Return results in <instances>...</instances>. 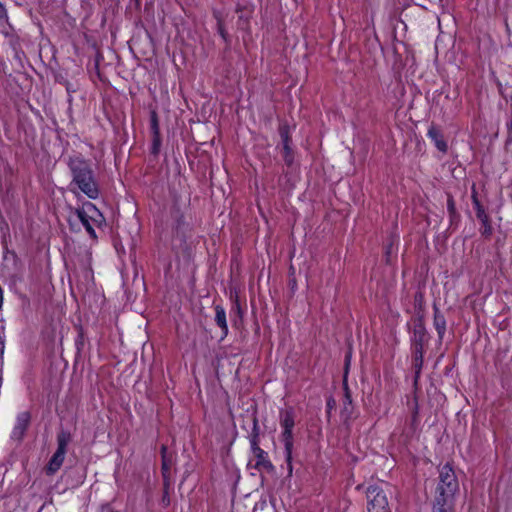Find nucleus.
<instances>
[{
  "label": "nucleus",
  "instance_id": "obj_10",
  "mask_svg": "<svg viewBox=\"0 0 512 512\" xmlns=\"http://www.w3.org/2000/svg\"><path fill=\"white\" fill-rule=\"evenodd\" d=\"M428 137L434 142L437 149L441 152H446L447 144L443 139L441 132L434 126L430 127L427 133Z\"/></svg>",
  "mask_w": 512,
  "mask_h": 512
},
{
  "label": "nucleus",
  "instance_id": "obj_20",
  "mask_svg": "<svg viewBox=\"0 0 512 512\" xmlns=\"http://www.w3.org/2000/svg\"><path fill=\"white\" fill-rule=\"evenodd\" d=\"M5 14H6L5 8L2 5V3L0 2V18L4 17Z\"/></svg>",
  "mask_w": 512,
  "mask_h": 512
},
{
  "label": "nucleus",
  "instance_id": "obj_6",
  "mask_svg": "<svg viewBox=\"0 0 512 512\" xmlns=\"http://www.w3.org/2000/svg\"><path fill=\"white\" fill-rule=\"evenodd\" d=\"M368 512H391L384 491L378 486H369L367 489Z\"/></svg>",
  "mask_w": 512,
  "mask_h": 512
},
{
  "label": "nucleus",
  "instance_id": "obj_16",
  "mask_svg": "<svg viewBox=\"0 0 512 512\" xmlns=\"http://www.w3.org/2000/svg\"><path fill=\"white\" fill-rule=\"evenodd\" d=\"M241 14L239 15V27L241 29H246L248 24V19L250 17V11H239Z\"/></svg>",
  "mask_w": 512,
  "mask_h": 512
},
{
  "label": "nucleus",
  "instance_id": "obj_8",
  "mask_svg": "<svg viewBox=\"0 0 512 512\" xmlns=\"http://www.w3.org/2000/svg\"><path fill=\"white\" fill-rule=\"evenodd\" d=\"M280 137L282 140V157L285 163L290 166L294 162V152L290 146L289 128L288 126L280 127Z\"/></svg>",
  "mask_w": 512,
  "mask_h": 512
},
{
  "label": "nucleus",
  "instance_id": "obj_14",
  "mask_svg": "<svg viewBox=\"0 0 512 512\" xmlns=\"http://www.w3.org/2000/svg\"><path fill=\"white\" fill-rule=\"evenodd\" d=\"M414 362L415 368L417 369L416 373L418 374L423 364V351L421 344L415 345Z\"/></svg>",
  "mask_w": 512,
  "mask_h": 512
},
{
  "label": "nucleus",
  "instance_id": "obj_5",
  "mask_svg": "<svg viewBox=\"0 0 512 512\" xmlns=\"http://www.w3.org/2000/svg\"><path fill=\"white\" fill-rule=\"evenodd\" d=\"M72 440L71 433L67 430H60L57 434V450L50 458L46 466V474L54 475L62 466L67 447Z\"/></svg>",
  "mask_w": 512,
  "mask_h": 512
},
{
  "label": "nucleus",
  "instance_id": "obj_15",
  "mask_svg": "<svg viewBox=\"0 0 512 512\" xmlns=\"http://www.w3.org/2000/svg\"><path fill=\"white\" fill-rule=\"evenodd\" d=\"M452 507L453 505H450L449 502L436 501L433 512H452Z\"/></svg>",
  "mask_w": 512,
  "mask_h": 512
},
{
  "label": "nucleus",
  "instance_id": "obj_11",
  "mask_svg": "<svg viewBox=\"0 0 512 512\" xmlns=\"http://www.w3.org/2000/svg\"><path fill=\"white\" fill-rule=\"evenodd\" d=\"M434 327L437 331L439 340H442L446 332V320L436 307H434Z\"/></svg>",
  "mask_w": 512,
  "mask_h": 512
},
{
  "label": "nucleus",
  "instance_id": "obj_17",
  "mask_svg": "<svg viewBox=\"0 0 512 512\" xmlns=\"http://www.w3.org/2000/svg\"><path fill=\"white\" fill-rule=\"evenodd\" d=\"M418 421V405L415 402L413 406V416H412V422L416 423Z\"/></svg>",
  "mask_w": 512,
  "mask_h": 512
},
{
  "label": "nucleus",
  "instance_id": "obj_21",
  "mask_svg": "<svg viewBox=\"0 0 512 512\" xmlns=\"http://www.w3.org/2000/svg\"><path fill=\"white\" fill-rule=\"evenodd\" d=\"M449 208H453V205L451 202H449Z\"/></svg>",
  "mask_w": 512,
  "mask_h": 512
},
{
  "label": "nucleus",
  "instance_id": "obj_3",
  "mask_svg": "<svg viewBox=\"0 0 512 512\" xmlns=\"http://www.w3.org/2000/svg\"><path fill=\"white\" fill-rule=\"evenodd\" d=\"M295 424L292 409L285 410L280 414V425L283 429L281 440L285 448V460L287 464L288 474L291 475L293 471L292 466V451H293V427Z\"/></svg>",
  "mask_w": 512,
  "mask_h": 512
},
{
  "label": "nucleus",
  "instance_id": "obj_13",
  "mask_svg": "<svg viewBox=\"0 0 512 512\" xmlns=\"http://www.w3.org/2000/svg\"><path fill=\"white\" fill-rule=\"evenodd\" d=\"M215 322L221 328L223 336H226L228 334L226 312L220 305L215 306Z\"/></svg>",
  "mask_w": 512,
  "mask_h": 512
},
{
  "label": "nucleus",
  "instance_id": "obj_18",
  "mask_svg": "<svg viewBox=\"0 0 512 512\" xmlns=\"http://www.w3.org/2000/svg\"><path fill=\"white\" fill-rule=\"evenodd\" d=\"M219 33H220L221 37L226 41L227 40V33L224 30V28H223L221 23H219Z\"/></svg>",
  "mask_w": 512,
  "mask_h": 512
},
{
  "label": "nucleus",
  "instance_id": "obj_12",
  "mask_svg": "<svg viewBox=\"0 0 512 512\" xmlns=\"http://www.w3.org/2000/svg\"><path fill=\"white\" fill-rule=\"evenodd\" d=\"M475 204L477 206V218L482 223V234L490 235L492 233V227L489 223V217L486 214L485 210L480 206V204L477 201L475 202Z\"/></svg>",
  "mask_w": 512,
  "mask_h": 512
},
{
  "label": "nucleus",
  "instance_id": "obj_7",
  "mask_svg": "<svg viewBox=\"0 0 512 512\" xmlns=\"http://www.w3.org/2000/svg\"><path fill=\"white\" fill-rule=\"evenodd\" d=\"M30 421L31 415L28 411L20 412L16 417V421L11 432V438L17 441L22 440L29 427Z\"/></svg>",
  "mask_w": 512,
  "mask_h": 512
},
{
  "label": "nucleus",
  "instance_id": "obj_1",
  "mask_svg": "<svg viewBox=\"0 0 512 512\" xmlns=\"http://www.w3.org/2000/svg\"><path fill=\"white\" fill-rule=\"evenodd\" d=\"M69 167L73 175V183L90 199L99 196V188L94 179L90 165L83 159L76 157L69 161Z\"/></svg>",
  "mask_w": 512,
  "mask_h": 512
},
{
  "label": "nucleus",
  "instance_id": "obj_9",
  "mask_svg": "<svg viewBox=\"0 0 512 512\" xmlns=\"http://www.w3.org/2000/svg\"><path fill=\"white\" fill-rule=\"evenodd\" d=\"M252 453L255 459V468L258 470H269L272 464L268 459L267 453L261 449L255 441H252Z\"/></svg>",
  "mask_w": 512,
  "mask_h": 512
},
{
  "label": "nucleus",
  "instance_id": "obj_2",
  "mask_svg": "<svg viewBox=\"0 0 512 512\" xmlns=\"http://www.w3.org/2000/svg\"><path fill=\"white\" fill-rule=\"evenodd\" d=\"M73 218L80 221L87 233L93 238H96L94 227L100 226L104 221L101 212L90 202H87L81 208L75 209L70 216V221Z\"/></svg>",
  "mask_w": 512,
  "mask_h": 512
},
{
  "label": "nucleus",
  "instance_id": "obj_19",
  "mask_svg": "<svg viewBox=\"0 0 512 512\" xmlns=\"http://www.w3.org/2000/svg\"><path fill=\"white\" fill-rule=\"evenodd\" d=\"M152 125H153L154 130L156 131L157 130V119H156L155 114H153V116H152Z\"/></svg>",
  "mask_w": 512,
  "mask_h": 512
},
{
  "label": "nucleus",
  "instance_id": "obj_4",
  "mask_svg": "<svg viewBox=\"0 0 512 512\" xmlns=\"http://www.w3.org/2000/svg\"><path fill=\"white\" fill-rule=\"evenodd\" d=\"M439 478L440 482L437 488L439 496H437L436 501H445L449 502L450 505H453V496L458 490V481L454 471L448 464L442 467Z\"/></svg>",
  "mask_w": 512,
  "mask_h": 512
}]
</instances>
